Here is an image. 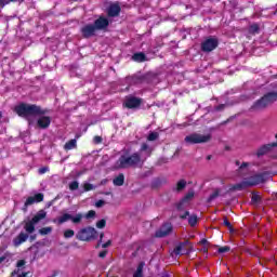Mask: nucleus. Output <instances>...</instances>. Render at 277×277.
Listing matches in <instances>:
<instances>
[{"label":"nucleus","instance_id":"1","mask_svg":"<svg viewBox=\"0 0 277 277\" xmlns=\"http://www.w3.org/2000/svg\"><path fill=\"white\" fill-rule=\"evenodd\" d=\"M153 150H155V148L149 146L148 143H142L138 151L133 153L130 156H121L116 162V168H142V166L146 163L148 157L153 155Z\"/></svg>","mask_w":277,"mask_h":277},{"label":"nucleus","instance_id":"2","mask_svg":"<svg viewBox=\"0 0 277 277\" xmlns=\"http://www.w3.org/2000/svg\"><path fill=\"white\" fill-rule=\"evenodd\" d=\"M15 113L22 118H29V116H39L37 119L38 129H49L51 127V117L44 116L47 110L42 109L36 104H19L15 107Z\"/></svg>","mask_w":277,"mask_h":277},{"label":"nucleus","instance_id":"3","mask_svg":"<svg viewBox=\"0 0 277 277\" xmlns=\"http://www.w3.org/2000/svg\"><path fill=\"white\" fill-rule=\"evenodd\" d=\"M267 181V174L261 173L255 174L250 177L245 179L242 182L233 185L229 190L230 192H241L243 189H248V187H254L255 185H261V183H265Z\"/></svg>","mask_w":277,"mask_h":277},{"label":"nucleus","instance_id":"4","mask_svg":"<svg viewBox=\"0 0 277 277\" xmlns=\"http://www.w3.org/2000/svg\"><path fill=\"white\" fill-rule=\"evenodd\" d=\"M277 101V92H271L265 94L262 98L258 100L250 108L251 111H261L272 105V103H276Z\"/></svg>","mask_w":277,"mask_h":277},{"label":"nucleus","instance_id":"5","mask_svg":"<svg viewBox=\"0 0 277 277\" xmlns=\"http://www.w3.org/2000/svg\"><path fill=\"white\" fill-rule=\"evenodd\" d=\"M47 217V211L40 210L31 220L25 222L24 229L28 235H31L36 230V224H39Z\"/></svg>","mask_w":277,"mask_h":277},{"label":"nucleus","instance_id":"6","mask_svg":"<svg viewBox=\"0 0 277 277\" xmlns=\"http://www.w3.org/2000/svg\"><path fill=\"white\" fill-rule=\"evenodd\" d=\"M97 235L98 232H96L94 227H85L78 232L76 238L79 239V241H92V239H96Z\"/></svg>","mask_w":277,"mask_h":277},{"label":"nucleus","instance_id":"7","mask_svg":"<svg viewBox=\"0 0 277 277\" xmlns=\"http://www.w3.org/2000/svg\"><path fill=\"white\" fill-rule=\"evenodd\" d=\"M184 142L186 144H207V142H211V134L193 133L187 135Z\"/></svg>","mask_w":277,"mask_h":277},{"label":"nucleus","instance_id":"8","mask_svg":"<svg viewBox=\"0 0 277 277\" xmlns=\"http://www.w3.org/2000/svg\"><path fill=\"white\" fill-rule=\"evenodd\" d=\"M71 221L72 224H81V220H83V214L77 213L75 216L69 213H64L63 215L58 216L54 222L57 224H65V222Z\"/></svg>","mask_w":277,"mask_h":277},{"label":"nucleus","instance_id":"9","mask_svg":"<svg viewBox=\"0 0 277 277\" xmlns=\"http://www.w3.org/2000/svg\"><path fill=\"white\" fill-rule=\"evenodd\" d=\"M219 41L215 38H208L201 43V51L205 53H211L217 49Z\"/></svg>","mask_w":277,"mask_h":277},{"label":"nucleus","instance_id":"10","mask_svg":"<svg viewBox=\"0 0 277 277\" xmlns=\"http://www.w3.org/2000/svg\"><path fill=\"white\" fill-rule=\"evenodd\" d=\"M189 245L188 241L180 242L173 250V256H183V254H188L189 249L187 246Z\"/></svg>","mask_w":277,"mask_h":277},{"label":"nucleus","instance_id":"11","mask_svg":"<svg viewBox=\"0 0 277 277\" xmlns=\"http://www.w3.org/2000/svg\"><path fill=\"white\" fill-rule=\"evenodd\" d=\"M96 27L94 24H88L81 28V34L83 38H92V36L96 35Z\"/></svg>","mask_w":277,"mask_h":277},{"label":"nucleus","instance_id":"12","mask_svg":"<svg viewBox=\"0 0 277 277\" xmlns=\"http://www.w3.org/2000/svg\"><path fill=\"white\" fill-rule=\"evenodd\" d=\"M142 105V100L137 97L130 96L124 101V107L128 109H135Z\"/></svg>","mask_w":277,"mask_h":277},{"label":"nucleus","instance_id":"13","mask_svg":"<svg viewBox=\"0 0 277 277\" xmlns=\"http://www.w3.org/2000/svg\"><path fill=\"white\" fill-rule=\"evenodd\" d=\"M93 26H95L97 31L107 29V27H109V19H107V17L101 16L100 18L95 19Z\"/></svg>","mask_w":277,"mask_h":277},{"label":"nucleus","instance_id":"14","mask_svg":"<svg viewBox=\"0 0 277 277\" xmlns=\"http://www.w3.org/2000/svg\"><path fill=\"white\" fill-rule=\"evenodd\" d=\"M42 200H44V195L42 193H39L34 197H28L25 201L24 207L25 209H27V207H31V205H35V202H42Z\"/></svg>","mask_w":277,"mask_h":277},{"label":"nucleus","instance_id":"15","mask_svg":"<svg viewBox=\"0 0 277 277\" xmlns=\"http://www.w3.org/2000/svg\"><path fill=\"white\" fill-rule=\"evenodd\" d=\"M172 233V224L166 223L156 232V237H168Z\"/></svg>","mask_w":277,"mask_h":277},{"label":"nucleus","instance_id":"16","mask_svg":"<svg viewBox=\"0 0 277 277\" xmlns=\"http://www.w3.org/2000/svg\"><path fill=\"white\" fill-rule=\"evenodd\" d=\"M120 4L118 3H113L108 6L107 14L111 18L119 16L120 15Z\"/></svg>","mask_w":277,"mask_h":277},{"label":"nucleus","instance_id":"17","mask_svg":"<svg viewBox=\"0 0 277 277\" xmlns=\"http://www.w3.org/2000/svg\"><path fill=\"white\" fill-rule=\"evenodd\" d=\"M27 239H29V234L19 233L17 237L13 239V246H15V248H18V246L25 243Z\"/></svg>","mask_w":277,"mask_h":277},{"label":"nucleus","instance_id":"18","mask_svg":"<svg viewBox=\"0 0 277 277\" xmlns=\"http://www.w3.org/2000/svg\"><path fill=\"white\" fill-rule=\"evenodd\" d=\"M276 146L277 143H271L260 147L256 151L258 157H263V155H266V153H269V150H272V148H276Z\"/></svg>","mask_w":277,"mask_h":277},{"label":"nucleus","instance_id":"19","mask_svg":"<svg viewBox=\"0 0 277 277\" xmlns=\"http://www.w3.org/2000/svg\"><path fill=\"white\" fill-rule=\"evenodd\" d=\"M194 190H189L186 196L182 199V201L177 205V209L181 211V209H183V207H185V205H187L189 202V200H192V198H194Z\"/></svg>","mask_w":277,"mask_h":277},{"label":"nucleus","instance_id":"20","mask_svg":"<svg viewBox=\"0 0 277 277\" xmlns=\"http://www.w3.org/2000/svg\"><path fill=\"white\" fill-rule=\"evenodd\" d=\"M113 183L116 185V187H122L124 185V174H119L113 180Z\"/></svg>","mask_w":277,"mask_h":277},{"label":"nucleus","instance_id":"21","mask_svg":"<svg viewBox=\"0 0 277 277\" xmlns=\"http://www.w3.org/2000/svg\"><path fill=\"white\" fill-rule=\"evenodd\" d=\"M77 148V140L72 138L64 145L65 150H72Z\"/></svg>","mask_w":277,"mask_h":277},{"label":"nucleus","instance_id":"22","mask_svg":"<svg viewBox=\"0 0 277 277\" xmlns=\"http://www.w3.org/2000/svg\"><path fill=\"white\" fill-rule=\"evenodd\" d=\"M132 60L134 62H146V54L140 52V53H135L132 56Z\"/></svg>","mask_w":277,"mask_h":277},{"label":"nucleus","instance_id":"23","mask_svg":"<svg viewBox=\"0 0 277 277\" xmlns=\"http://www.w3.org/2000/svg\"><path fill=\"white\" fill-rule=\"evenodd\" d=\"M156 140H159V133L150 132L147 136V142H156Z\"/></svg>","mask_w":277,"mask_h":277},{"label":"nucleus","instance_id":"24","mask_svg":"<svg viewBox=\"0 0 277 277\" xmlns=\"http://www.w3.org/2000/svg\"><path fill=\"white\" fill-rule=\"evenodd\" d=\"M187 187V182L185 180H181L176 184V192H183V188Z\"/></svg>","mask_w":277,"mask_h":277},{"label":"nucleus","instance_id":"25","mask_svg":"<svg viewBox=\"0 0 277 277\" xmlns=\"http://www.w3.org/2000/svg\"><path fill=\"white\" fill-rule=\"evenodd\" d=\"M51 233H53V227H42L41 229H39V234H41L42 236L51 235Z\"/></svg>","mask_w":277,"mask_h":277},{"label":"nucleus","instance_id":"26","mask_svg":"<svg viewBox=\"0 0 277 277\" xmlns=\"http://www.w3.org/2000/svg\"><path fill=\"white\" fill-rule=\"evenodd\" d=\"M188 224L190 226H196V224H198V216L196 215H190L189 219H188Z\"/></svg>","mask_w":277,"mask_h":277},{"label":"nucleus","instance_id":"27","mask_svg":"<svg viewBox=\"0 0 277 277\" xmlns=\"http://www.w3.org/2000/svg\"><path fill=\"white\" fill-rule=\"evenodd\" d=\"M249 34H259V24H252L249 26Z\"/></svg>","mask_w":277,"mask_h":277},{"label":"nucleus","instance_id":"28","mask_svg":"<svg viewBox=\"0 0 277 277\" xmlns=\"http://www.w3.org/2000/svg\"><path fill=\"white\" fill-rule=\"evenodd\" d=\"M249 166H250L249 162H243L242 164H240V167H239L240 174H243V173L248 172V167Z\"/></svg>","mask_w":277,"mask_h":277},{"label":"nucleus","instance_id":"29","mask_svg":"<svg viewBox=\"0 0 277 277\" xmlns=\"http://www.w3.org/2000/svg\"><path fill=\"white\" fill-rule=\"evenodd\" d=\"M83 189H84V192H92V190L96 189V186H94V184L84 183Z\"/></svg>","mask_w":277,"mask_h":277},{"label":"nucleus","instance_id":"30","mask_svg":"<svg viewBox=\"0 0 277 277\" xmlns=\"http://www.w3.org/2000/svg\"><path fill=\"white\" fill-rule=\"evenodd\" d=\"M64 237H65V239H70V238L75 237V230H72V229L65 230Z\"/></svg>","mask_w":277,"mask_h":277},{"label":"nucleus","instance_id":"31","mask_svg":"<svg viewBox=\"0 0 277 277\" xmlns=\"http://www.w3.org/2000/svg\"><path fill=\"white\" fill-rule=\"evenodd\" d=\"M11 256H12V254L10 252L4 253L2 256H0V264L5 263V261L8 263V261H9L8 259H10Z\"/></svg>","mask_w":277,"mask_h":277},{"label":"nucleus","instance_id":"32","mask_svg":"<svg viewBox=\"0 0 277 277\" xmlns=\"http://www.w3.org/2000/svg\"><path fill=\"white\" fill-rule=\"evenodd\" d=\"M69 189H70L71 192H75V190L79 189V182H77V181L71 182V183L69 184Z\"/></svg>","mask_w":277,"mask_h":277},{"label":"nucleus","instance_id":"33","mask_svg":"<svg viewBox=\"0 0 277 277\" xmlns=\"http://www.w3.org/2000/svg\"><path fill=\"white\" fill-rule=\"evenodd\" d=\"M84 217H85L87 220H92V217H96V211L90 210V211L84 215Z\"/></svg>","mask_w":277,"mask_h":277},{"label":"nucleus","instance_id":"34","mask_svg":"<svg viewBox=\"0 0 277 277\" xmlns=\"http://www.w3.org/2000/svg\"><path fill=\"white\" fill-rule=\"evenodd\" d=\"M18 0H0V8H5V5H8V3H14Z\"/></svg>","mask_w":277,"mask_h":277},{"label":"nucleus","instance_id":"35","mask_svg":"<svg viewBox=\"0 0 277 277\" xmlns=\"http://www.w3.org/2000/svg\"><path fill=\"white\" fill-rule=\"evenodd\" d=\"M107 224V221H105V219H102L100 221H97L96 223V228H104Z\"/></svg>","mask_w":277,"mask_h":277},{"label":"nucleus","instance_id":"36","mask_svg":"<svg viewBox=\"0 0 277 277\" xmlns=\"http://www.w3.org/2000/svg\"><path fill=\"white\" fill-rule=\"evenodd\" d=\"M225 252H230V247L225 246V247L219 248V253L220 254H224Z\"/></svg>","mask_w":277,"mask_h":277},{"label":"nucleus","instance_id":"37","mask_svg":"<svg viewBox=\"0 0 277 277\" xmlns=\"http://www.w3.org/2000/svg\"><path fill=\"white\" fill-rule=\"evenodd\" d=\"M223 224L230 230V233H233L234 230L233 225H230V222H228V219H224Z\"/></svg>","mask_w":277,"mask_h":277},{"label":"nucleus","instance_id":"38","mask_svg":"<svg viewBox=\"0 0 277 277\" xmlns=\"http://www.w3.org/2000/svg\"><path fill=\"white\" fill-rule=\"evenodd\" d=\"M251 200L252 202H260L261 196H259L258 194H253Z\"/></svg>","mask_w":277,"mask_h":277},{"label":"nucleus","instance_id":"39","mask_svg":"<svg viewBox=\"0 0 277 277\" xmlns=\"http://www.w3.org/2000/svg\"><path fill=\"white\" fill-rule=\"evenodd\" d=\"M95 207H96L97 209H101V207H105V200H97V201L95 202Z\"/></svg>","mask_w":277,"mask_h":277},{"label":"nucleus","instance_id":"40","mask_svg":"<svg viewBox=\"0 0 277 277\" xmlns=\"http://www.w3.org/2000/svg\"><path fill=\"white\" fill-rule=\"evenodd\" d=\"M217 196H220V193L214 192L212 195H210L209 202H211V200H215V198H217Z\"/></svg>","mask_w":277,"mask_h":277},{"label":"nucleus","instance_id":"41","mask_svg":"<svg viewBox=\"0 0 277 277\" xmlns=\"http://www.w3.org/2000/svg\"><path fill=\"white\" fill-rule=\"evenodd\" d=\"M49 172V167H43L39 169V174H47Z\"/></svg>","mask_w":277,"mask_h":277},{"label":"nucleus","instance_id":"42","mask_svg":"<svg viewBox=\"0 0 277 277\" xmlns=\"http://www.w3.org/2000/svg\"><path fill=\"white\" fill-rule=\"evenodd\" d=\"M25 263H26L25 260H19V261L17 262V265H16V266H17L18 268L25 267Z\"/></svg>","mask_w":277,"mask_h":277},{"label":"nucleus","instance_id":"43","mask_svg":"<svg viewBox=\"0 0 277 277\" xmlns=\"http://www.w3.org/2000/svg\"><path fill=\"white\" fill-rule=\"evenodd\" d=\"M101 142H103V138L101 136H95L94 137V143L95 144H101Z\"/></svg>","mask_w":277,"mask_h":277},{"label":"nucleus","instance_id":"44","mask_svg":"<svg viewBox=\"0 0 277 277\" xmlns=\"http://www.w3.org/2000/svg\"><path fill=\"white\" fill-rule=\"evenodd\" d=\"M100 259H105L107 256V251H102L98 254Z\"/></svg>","mask_w":277,"mask_h":277},{"label":"nucleus","instance_id":"45","mask_svg":"<svg viewBox=\"0 0 277 277\" xmlns=\"http://www.w3.org/2000/svg\"><path fill=\"white\" fill-rule=\"evenodd\" d=\"M111 246V240H108L107 242L102 245V248H109Z\"/></svg>","mask_w":277,"mask_h":277},{"label":"nucleus","instance_id":"46","mask_svg":"<svg viewBox=\"0 0 277 277\" xmlns=\"http://www.w3.org/2000/svg\"><path fill=\"white\" fill-rule=\"evenodd\" d=\"M189 215V211H186L185 214L181 215L182 220H185Z\"/></svg>","mask_w":277,"mask_h":277},{"label":"nucleus","instance_id":"47","mask_svg":"<svg viewBox=\"0 0 277 277\" xmlns=\"http://www.w3.org/2000/svg\"><path fill=\"white\" fill-rule=\"evenodd\" d=\"M207 243H209V241H207V239H202V240L200 241V245H201V246H207Z\"/></svg>","mask_w":277,"mask_h":277},{"label":"nucleus","instance_id":"48","mask_svg":"<svg viewBox=\"0 0 277 277\" xmlns=\"http://www.w3.org/2000/svg\"><path fill=\"white\" fill-rule=\"evenodd\" d=\"M105 183H107V180H103V181L101 182V185H105Z\"/></svg>","mask_w":277,"mask_h":277},{"label":"nucleus","instance_id":"49","mask_svg":"<svg viewBox=\"0 0 277 277\" xmlns=\"http://www.w3.org/2000/svg\"><path fill=\"white\" fill-rule=\"evenodd\" d=\"M104 234L100 235V241H103Z\"/></svg>","mask_w":277,"mask_h":277},{"label":"nucleus","instance_id":"50","mask_svg":"<svg viewBox=\"0 0 277 277\" xmlns=\"http://www.w3.org/2000/svg\"><path fill=\"white\" fill-rule=\"evenodd\" d=\"M27 273H23L22 275H19L18 277H26Z\"/></svg>","mask_w":277,"mask_h":277},{"label":"nucleus","instance_id":"51","mask_svg":"<svg viewBox=\"0 0 277 277\" xmlns=\"http://www.w3.org/2000/svg\"><path fill=\"white\" fill-rule=\"evenodd\" d=\"M236 166H240V162H239V161H236Z\"/></svg>","mask_w":277,"mask_h":277},{"label":"nucleus","instance_id":"52","mask_svg":"<svg viewBox=\"0 0 277 277\" xmlns=\"http://www.w3.org/2000/svg\"><path fill=\"white\" fill-rule=\"evenodd\" d=\"M203 252H207V247L203 248Z\"/></svg>","mask_w":277,"mask_h":277},{"label":"nucleus","instance_id":"53","mask_svg":"<svg viewBox=\"0 0 277 277\" xmlns=\"http://www.w3.org/2000/svg\"><path fill=\"white\" fill-rule=\"evenodd\" d=\"M31 239H36V237L31 236Z\"/></svg>","mask_w":277,"mask_h":277},{"label":"nucleus","instance_id":"54","mask_svg":"<svg viewBox=\"0 0 277 277\" xmlns=\"http://www.w3.org/2000/svg\"><path fill=\"white\" fill-rule=\"evenodd\" d=\"M2 118V115H1V113H0V119Z\"/></svg>","mask_w":277,"mask_h":277},{"label":"nucleus","instance_id":"55","mask_svg":"<svg viewBox=\"0 0 277 277\" xmlns=\"http://www.w3.org/2000/svg\"><path fill=\"white\" fill-rule=\"evenodd\" d=\"M13 274H16V271H15V272H13Z\"/></svg>","mask_w":277,"mask_h":277}]
</instances>
